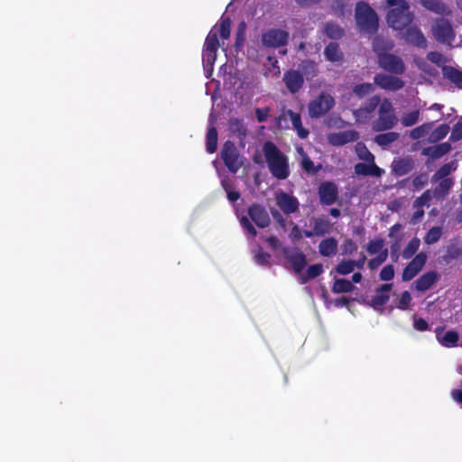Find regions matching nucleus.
I'll list each match as a JSON object with an SVG mask.
<instances>
[{"instance_id": "obj_45", "label": "nucleus", "mask_w": 462, "mask_h": 462, "mask_svg": "<svg viewBox=\"0 0 462 462\" xmlns=\"http://www.w3.org/2000/svg\"><path fill=\"white\" fill-rule=\"evenodd\" d=\"M420 245V241L418 237H413L412 239H411L402 251V257L404 259H410L411 257H412L419 250Z\"/></svg>"}, {"instance_id": "obj_23", "label": "nucleus", "mask_w": 462, "mask_h": 462, "mask_svg": "<svg viewBox=\"0 0 462 462\" xmlns=\"http://www.w3.org/2000/svg\"><path fill=\"white\" fill-rule=\"evenodd\" d=\"M355 173L359 176H374L381 177L383 173V170L378 167L374 161L370 164L358 162L354 167Z\"/></svg>"}, {"instance_id": "obj_29", "label": "nucleus", "mask_w": 462, "mask_h": 462, "mask_svg": "<svg viewBox=\"0 0 462 462\" xmlns=\"http://www.w3.org/2000/svg\"><path fill=\"white\" fill-rule=\"evenodd\" d=\"M337 251V241L334 237L323 239L319 245V252L322 256L334 255Z\"/></svg>"}, {"instance_id": "obj_21", "label": "nucleus", "mask_w": 462, "mask_h": 462, "mask_svg": "<svg viewBox=\"0 0 462 462\" xmlns=\"http://www.w3.org/2000/svg\"><path fill=\"white\" fill-rule=\"evenodd\" d=\"M404 39L408 43H411L419 48H426L427 41L421 31L416 26H410L404 32Z\"/></svg>"}, {"instance_id": "obj_10", "label": "nucleus", "mask_w": 462, "mask_h": 462, "mask_svg": "<svg viewBox=\"0 0 462 462\" xmlns=\"http://www.w3.org/2000/svg\"><path fill=\"white\" fill-rule=\"evenodd\" d=\"M290 33L288 31L273 28L262 33L261 42L266 48L278 49L288 44Z\"/></svg>"}, {"instance_id": "obj_38", "label": "nucleus", "mask_w": 462, "mask_h": 462, "mask_svg": "<svg viewBox=\"0 0 462 462\" xmlns=\"http://www.w3.org/2000/svg\"><path fill=\"white\" fill-rule=\"evenodd\" d=\"M323 271V265L321 263L310 265L307 269L306 274L300 276V283L305 284L310 280L319 277Z\"/></svg>"}, {"instance_id": "obj_63", "label": "nucleus", "mask_w": 462, "mask_h": 462, "mask_svg": "<svg viewBox=\"0 0 462 462\" xmlns=\"http://www.w3.org/2000/svg\"><path fill=\"white\" fill-rule=\"evenodd\" d=\"M342 250L343 254H351L357 250V245L352 239L346 238L342 244Z\"/></svg>"}, {"instance_id": "obj_18", "label": "nucleus", "mask_w": 462, "mask_h": 462, "mask_svg": "<svg viewBox=\"0 0 462 462\" xmlns=\"http://www.w3.org/2000/svg\"><path fill=\"white\" fill-rule=\"evenodd\" d=\"M451 150V145L448 143H441L437 145L428 146L421 150V155L429 157V159L436 160L443 157ZM427 161V164H429Z\"/></svg>"}, {"instance_id": "obj_31", "label": "nucleus", "mask_w": 462, "mask_h": 462, "mask_svg": "<svg viewBox=\"0 0 462 462\" xmlns=\"http://www.w3.org/2000/svg\"><path fill=\"white\" fill-rule=\"evenodd\" d=\"M300 71L303 74V78H306L308 80L314 79L319 73L318 64L310 60H303L300 64Z\"/></svg>"}, {"instance_id": "obj_40", "label": "nucleus", "mask_w": 462, "mask_h": 462, "mask_svg": "<svg viewBox=\"0 0 462 462\" xmlns=\"http://www.w3.org/2000/svg\"><path fill=\"white\" fill-rule=\"evenodd\" d=\"M326 35L332 40H339L343 37L344 29L337 23H327L325 25Z\"/></svg>"}, {"instance_id": "obj_37", "label": "nucleus", "mask_w": 462, "mask_h": 462, "mask_svg": "<svg viewBox=\"0 0 462 462\" xmlns=\"http://www.w3.org/2000/svg\"><path fill=\"white\" fill-rule=\"evenodd\" d=\"M206 148L207 152L213 153L217 149V131L215 126H210L208 129L206 136Z\"/></svg>"}, {"instance_id": "obj_41", "label": "nucleus", "mask_w": 462, "mask_h": 462, "mask_svg": "<svg viewBox=\"0 0 462 462\" xmlns=\"http://www.w3.org/2000/svg\"><path fill=\"white\" fill-rule=\"evenodd\" d=\"M458 333L454 330L447 331L442 337L438 336V340L439 343L446 347L455 346L458 341Z\"/></svg>"}, {"instance_id": "obj_49", "label": "nucleus", "mask_w": 462, "mask_h": 462, "mask_svg": "<svg viewBox=\"0 0 462 462\" xmlns=\"http://www.w3.org/2000/svg\"><path fill=\"white\" fill-rule=\"evenodd\" d=\"M388 256L387 249L381 251L375 257L372 258L368 262V267L371 270L377 269L381 264H383Z\"/></svg>"}, {"instance_id": "obj_20", "label": "nucleus", "mask_w": 462, "mask_h": 462, "mask_svg": "<svg viewBox=\"0 0 462 462\" xmlns=\"http://www.w3.org/2000/svg\"><path fill=\"white\" fill-rule=\"evenodd\" d=\"M359 139V133L356 130H346L333 134L329 136V142L333 145L340 146Z\"/></svg>"}, {"instance_id": "obj_50", "label": "nucleus", "mask_w": 462, "mask_h": 462, "mask_svg": "<svg viewBox=\"0 0 462 462\" xmlns=\"http://www.w3.org/2000/svg\"><path fill=\"white\" fill-rule=\"evenodd\" d=\"M320 165L315 166L314 162L308 155H304L301 161V168L309 174H317L320 169Z\"/></svg>"}, {"instance_id": "obj_25", "label": "nucleus", "mask_w": 462, "mask_h": 462, "mask_svg": "<svg viewBox=\"0 0 462 462\" xmlns=\"http://www.w3.org/2000/svg\"><path fill=\"white\" fill-rule=\"evenodd\" d=\"M438 281V273L430 271L425 273L415 281V288L419 291L429 290Z\"/></svg>"}, {"instance_id": "obj_13", "label": "nucleus", "mask_w": 462, "mask_h": 462, "mask_svg": "<svg viewBox=\"0 0 462 462\" xmlns=\"http://www.w3.org/2000/svg\"><path fill=\"white\" fill-rule=\"evenodd\" d=\"M427 261V254L423 252L416 254L403 269L402 280L409 282L412 280L423 268Z\"/></svg>"}, {"instance_id": "obj_3", "label": "nucleus", "mask_w": 462, "mask_h": 462, "mask_svg": "<svg viewBox=\"0 0 462 462\" xmlns=\"http://www.w3.org/2000/svg\"><path fill=\"white\" fill-rule=\"evenodd\" d=\"M263 152L270 172L278 180H285L290 175L287 156L271 141L263 145Z\"/></svg>"}, {"instance_id": "obj_61", "label": "nucleus", "mask_w": 462, "mask_h": 462, "mask_svg": "<svg viewBox=\"0 0 462 462\" xmlns=\"http://www.w3.org/2000/svg\"><path fill=\"white\" fill-rule=\"evenodd\" d=\"M241 226L246 230V232L252 236H257V231L246 217H242L240 219Z\"/></svg>"}, {"instance_id": "obj_62", "label": "nucleus", "mask_w": 462, "mask_h": 462, "mask_svg": "<svg viewBox=\"0 0 462 462\" xmlns=\"http://www.w3.org/2000/svg\"><path fill=\"white\" fill-rule=\"evenodd\" d=\"M241 226L246 230V232L252 236H257V231L246 217H242L240 219Z\"/></svg>"}, {"instance_id": "obj_12", "label": "nucleus", "mask_w": 462, "mask_h": 462, "mask_svg": "<svg viewBox=\"0 0 462 462\" xmlns=\"http://www.w3.org/2000/svg\"><path fill=\"white\" fill-rule=\"evenodd\" d=\"M374 82L380 88L388 90V91H397L402 89L404 87V81L392 75H387L383 73H377L374 77Z\"/></svg>"}, {"instance_id": "obj_24", "label": "nucleus", "mask_w": 462, "mask_h": 462, "mask_svg": "<svg viewBox=\"0 0 462 462\" xmlns=\"http://www.w3.org/2000/svg\"><path fill=\"white\" fill-rule=\"evenodd\" d=\"M437 185L432 189V196L438 200L444 199L449 193L454 185L453 179H444L437 181Z\"/></svg>"}, {"instance_id": "obj_54", "label": "nucleus", "mask_w": 462, "mask_h": 462, "mask_svg": "<svg viewBox=\"0 0 462 462\" xmlns=\"http://www.w3.org/2000/svg\"><path fill=\"white\" fill-rule=\"evenodd\" d=\"M429 181V176L427 173H420L415 176L412 180V186L415 190H420L424 188Z\"/></svg>"}, {"instance_id": "obj_64", "label": "nucleus", "mask_w": 462, "mask_h": 462, "mask_svg": "<svg viewBox=\"0 0 462 462\" xmlns=\"http://www.w3.org/2000/svg\"><path fill=\"white\" fill-rule=\"evenodd\" d=\"M462 255V248L456 245H450L448 247L445 259H457Z\"/></svg>"}, {"instance_id": "obj_6", "label": "nucleus", "mask_w": 462, "mask_h": 462, "mask_svg": "<svg viewBox=\"0 0 462 462\" xmlns=\"http://www.w3.org/2000/svg\"><path fill=\"white\" fill-rule=\"evenodd\" d=\"M379 116L373 122L372 128L375 132L390 130L395 126L398 119L393 112L392 103L388 99H383L378 109Z\"/></svg>"}, {"instance_id": "obj_1", "label": "nucleus", "mask_w": 462, "mask_h": 462, "mask_svg": "<svg viewBox=\"0 0 462 462\" xmlns=\"http://www.w3.org/2000/svg\"><path fill=\"white\" fill-rule=\"evenodd\" d=\"M393 47L392 42L380 36L373 41V51L377 55L379 67L391 74L402 75L406 70L404 61L400 56L388 52Z\"/></svg>"}, {"instance_id": "obj_39", "label": "nucleus", "mask_w": 462, "mask_h": 462, "mask_svg": "<svg viewBox=\"0 0 462 462\" xmlns=\"http://www.w3.org/2000/svg\"><path fill=\"white\" fill-rule=\"evenodd\" d=\"M355 289L352 282L346 279L339 278L334 281L332 286V292L334 293H345L350 292Z\"/></svg>"}, {"instance_id": "obj_7", "label": "nucleus", "mask_w": 462, "mask_h": 462, "mask_svg": "<svg viewBox=\"0 0 462 462\" xmlns=\"http://www.w3.org/2000/svg\"><path fill=\"white\" fill-rule=\"evenodd\" d=\"M221 159L232 173H236L243 165L241 155L236 144L232 141H226L220 151Z\"/></svg>"}, {"instance_id": "obj_22", "label": "nucleus", "mask_w": 462, "mask_h": 462, "mask_svg": "<svg viewBox=\"0 0 462 462\" xmlns=\"http://www.w3.org/2000/svg\"><path fill=\"white\" fill-rule=\"evenodd\" d=\"M413 167L414 162L409 157L394 160L392 164L393 172L398 177L408 174L412 171Z\"/></svg>"}, {"instance_id": "obj_44", "label": "nucleus", "mask_w": 462, "mask_h": 462, "mask_svg": "<svg viewBox=\"0 0 462 462\" xmlns=\"http://www.w3.org/2000/svg\"><path fill=\"white\" fill-rule=\"evenodd\" d=\"M449 132V126L447 124H442L435 128L430 134V141L432 143L439 142L444 139Z\"/></svg>"}, {"instance_id": "obj_19", "label": "nucleus", "mask_w": 462, "mask_h": 462, "mask_svg": "<svg viewBox=\"0 0 462 462\" xmlns=\"http://www.w3.org/2000/svg\"><path fill=\"white\" fill-rule=\"evenodd\" d=\"M393 289V283H384L380 285L375 294L371 298L370 305L374 309L385 305L390 299V291Z\"/></svg>"}, {"instance_id": "obj_8", "label": "nucleus", "mask_w": 462, "mask_h": 462, "mask_svg": "<svg viewBox=\"0 0 462 462\" xmlns=\"http://www.w3.org/2000/svg\"><path fill=\"white\" fill-rule=\"evenodd\" d=\"M335 106V99L327 93L321 92L308 105L309 116L311 118H319L325 116Z\"/></svg>"}, {"instance_id": "obj_60", "label": "nucleus", "mask_w": 462, "mask_h": 462, "mask_svg": "<svg viewBox=\"0 0 462 462\" xmlns=\"http://www.w3.org/2000/svg\"><path fill=\"white\" fill-rule=\"evenodd\" d=\"M413 328L420 332H424L430 329L428 322L417 315L413 316Z\"/></svg>"}, {"instance_id": "obj_56", "label": "nucleus", "mask_w": 462, "mask_h": 462, "mask_svg": "<svg viewBox=\"0 0 462 462\" xmlns=\"http://www.w3.org/2000/svg\"><path fill=\"white\" fill-rule=\"evenodd\" d=\"M462 139V120L457 122L451 130L449 140L451 142H458Z\"/></svg>"}, {"instance_id": "obj_27", "label": "nucleus", "mask_w": 462, "mask_h": 462, "mask_svg": "<svg viewBox=\"0 0 462 462\" xmlns=\"http://www.w3.org/2000/svg\"><path fill=\"white\" fill-rule=\"evenodd\" d=\"M442 75L445 79L453 83L456 88L462 89V71L452 67L445 65L442 68Z\"/></svg>"}, {"instance_id": "obj_11", "label": "nucleus", "mask_w": 462, "mask_h": 462, "mask_svg": "<svg viewBox=\"0 0 462 462\" xmlns=\"http://www.w3.org/2000/svg\"><path fill=\"white\" fill-rule=\"evenodd\" d=\"M319 202L323 206H330L338 199L337 186L332 181H324L318 188Z\"/></svg>"}, {"instance_id": "obj_47", "label": "nucleus", "mask_w": 462, "mask_h": 462, "mask_svg": "<svg viewBox=\"0 0 462 462\" xmlns=\"http://www.w3.org/2000/svg\"><path fill=\"white\" fill-rule=\"evenodd\" d=\"M442 236V228L440 226L431 227L424 236V243L433 245L437 243Z\"/></svg>"}, {"instance_id": "obj_26", "label": "nucleus", "mask_w": 462, "mask_h": 462, "mask_svg": "<svg viewBox=\"0 0 462 462\" xmlns=\"http://www.w3.org/2000/svg\"><path fill=\"white\" fill-rule=\"evenodd\" d=\"M285 256L291 264L294 273L300 274L307 264L306 255L302 252H295L290 254L285 253Z\"/></svg>"}, {"instance_id": "obj_17", "label": "nucleus", "mask_w": 462, "mask_h": 462, "mask_svg": "<svg viewBox=\"0 0 462 462\" xmlns=\"http://www.w3.org/2000/svg\"><path fill=\"white\" fill-rule=\"evenodd\" d=\"M276 204L286 215L297 212L300 207L298 199L285 192L277 194Z\"/></svg>"}, {"instance_id": "obj_16", "label": "nucleus", "mask_w": 462, "mask_h": 462, "mask_svg": "<svg viewBox=\"0 0 462 462\" xmlns=\"http://www.w3.org/2000/svg\"><path fill=\"white\" fill-rule=\"evenodd\" d=\"M248 215L259 228H265L270 225L271 219L268 212L259 204L251 205L248 208Z\"/></svg>"}, {"instance_id": "obj_33", "label": "nucleus", "mask_w": 462, "mask_h": 462, "mask_svg": "<svg viewBox=\"0 0 462 462\" xmlns=\"http://www.w3.org/2000/svg\"><path fill=\"white\" fill-rule=\"evenodd\" d=\"M456 170L454 162H448L440 166L431 177V182L435 183L440 180L449 179L448 175Z\"/></svg>"}, {"instance_id": "obj_28", "label": "nucleus", "mask_w": 462, "mask_h": 462, "mask_svg": "<svg viewBox=\"0 0 462 462\" xmlns=\"http://www.w3.org/2000/svg\"><path fill=\"white\" fill-rule=\"evenodd\" d=\"M381 98L379 96H373L372 97L368 98L363 107H360L356 110V116H365L367 117L369 115H371L377 106L381 105Z\"/></svg>"}, {"instance_id": "obj_2", "label": "nucleus", "mask_w": 462, "mask_h": 462, "mask_svg": "<svg viewBox=\"0 0 462 462\" xmlns=\"http://www.w3.org/2000/svg\"><path fill=\"white\" fill-rule=\"evenodd\" d=\"M231 23L232 22L229 16L222 15L218 28L217 24L213 26L206 37L202 55L203 61L207 67H210L211 69L213 68L217 60V50L220 46L218 34L223 40H227L230 37Z\"/></svg>"}, {"instance_id": "obj_30", "label": "nucleus", "mask_w": 462, "mask_h": 462, "mask_svg": "<svg viewBox=\"0 0 462 462\" xmlns=\"http://www.w3.org/2000/svg\"><path fill=\"white\" fill-rule=\"evenodd\" d=\"M287 115L290 116L292 126L297 131L298 136L301 139L308 137L310 133L306 128L302 126L300 115L291 109L287 111Z\"/></svg>"}, {"instance_id": "obj_52", "label": "nucleus", "mask_w": 462, "mask_h": 462, "mask_svg": "<svg viewBox=\"0 0 462 462\" xmlns=\"http://www.w3.org/2000/svg\"><path fill=\"white\" fill-rule=\"evenodd\" d=\"M383 245L384 242L381 238L371 240L367 245L366 250L370 254H379L383 251Z\"/></svg>"}, {"instance_id": "obj_53", "label": "nucleus", "mask_w": 462, "mask_h": 462, "mask_svg": "<svg viewBox=\"0 0 462 462\" xmlns=\"http://www.w3.org/2000/svg\"><path fill=\"white\" fill-rule=\"evenodd\" d=\"M222 187L226 192L227 199L231 202H236L240 198V193L236 190L231 189V184L227 180H222L221 181Z\"/></svg>"}, {"instance_id": "obj_59", "label": "nucleus", "mask_w": 462, "mask_h": 462, "mask_svg": "<svg viewBox=\"0 0 462 462\" xmlns=\"http://www.w3.org/2000/svg\"><path fill=\"white\" fill-rule=\"evenodd\" d=\"M411 301V293L408 291H405L402 293L399 302L397 304V308L402 310H405L409 308Z\"/></svg>"}, {"instance_id": "obj_43", "label": "nucleus", "mask_w": 462, "mask_h": 462, "mask_svg": "<svg viewBox=\"0 0 462 462\" xmlns=\"http://www.w3.org/2000/svg\"><path fill=\"white\" fill-rule=\"evenodd\" d=\"M245 31H246V24L245 22H241L238 26L236 32V41H235V49L236 51H241V49L244 46V43L245 42Z\"/></svg>"}, {"instance_id": "obj_36", "label": "nucleus", "mask_w": 462, "mask_h": 462, "mask_svg": "<svg viewBox=\"0 0 462 462\" xmlns=\"http://www.w3.org/2000/svg\"><path fill=\"white\" fill-rule=\"evenodd\" d=\"M229 130L232 134L238 136L240 139L245 138L247 134V129L244 124L243 119L231 118L229 120Z\"/></svg>"}, {"instance_id": "obj_9", "label": "nucleus", "mask_w": 462, "mask_h": 462, "mask_svg": "<svg viewBox=\"0 0 462 462\" xmlns=\"http://www.w3.org/2000/svg\"><path fill=\"white\" fill-rule=\"evenodd\" d=\"M435 40L442 44L450 45L456 38L455 31L448 20L438 18L431 26Z\"/></svg>"}, {"instance_id": "obj_46", "label": "nucleus", "mask_w": 462, "mask_h": 462, "mask_svg": "<svg viewBox=\"0 0 462 462\" xmlns=\"http://www.w3.org/2000/svg\"><path fill=\"white\" fill-rule=\"evenodd\" d=\"M356 261L342 260L335 268V271L340 275H347L354 272Z\"/></svg>"}, {"instance_id": "obj_4", "label": "nucleus", "mask_w": 462, "mask_h": 462, "mask_svg": "<svg viewBox=\"0 0 462 462\" xmlns=\"http://www.w3.org/2000/svg\"><path fill=\"white\" fill-rule=\"evenodd\" d=\"M386 4L387 6L392 7L386 16L390 27L400 31L412 23L414 15L405 0H386Z\"/></svg>"}, {"instance_id": "obj_32", "label": "nucleus", "mask_w": 462, "mask_h": 462, "mask_svg": "<svg viewBox=\"0 0 462 462\" xmlns=\"http://www.w3.org/2000/svg\"><path fill=\"white\" fill-rule=\"evenodd\" d=\"M326 59L331 62H337L343 60V53L337 42H329L324 50Z\"/></svg>"}, {"instance_id": "obj_14", "label": "nucleus", "mask_w": 462, "mask_h": 462, "mask_svg": "<svg viewBox=\"0 0 462 462\" xmlns=\"http://www.w3.org/2000/svg\"><path fill=\"white\" fill-rule=\"evenodd\" d=\"M311 225L312 230H304L303 232L307 238H310L314 236H324L330 233L333 228V224L326 216L313 217L311 219Z\"/></svg>"}, {"instance_id": "obj_58", "label": "nucleus", "mask_w": 462, "mask_h": 462, "mask_svg": "<svg viewBox=\"0 0 462 462\" xmlns=\"http://www.w3.org/2000/svg\"><path fill=\"white\" fill-rule=\"evenodd\" d=\"M255 262L263 266L270 264L271 254L260 249L254 255Z\"/></svg>"}, {"instance_id": "obj_42", "label": "nucleus", "mask_w": 462, "mask_h": 462, "mask_svg": "<svg viewBox=\"0 0 462 462\" xmlns=\"http://www.w3.org/2000/svg\"><path fill=\"white\" fill-rule=\"evenodd\" d=\"M432 126H433V123L430 122V123H424V124L413 128L410 132L411 139L419 140V139L424 137L427 134H429V132L431 130Z\"/></svg>"}, {"instance_id": "obj_5", "label": "nucleus", "mask_w": 462, "mask_h": 462, "mask_svg": "<svg viewBox=\"0 0 462 462\" xmlns=\"http://www.w3.org/2000/svg\"><path fill=\"white\" fill-rule=\"evenodd\" d=\"M356 25L361 32L370 35L376 33L379 27V18L376 12L364 1L356 3L355 10Z\"/></svg>"}, {"instance_id": "obj_15", "label": "nucleus", "mask_w": 462, "mask_h": 462, "mask_svg": "<svg viewBox=\"0 0 462 462\" xmlns=\"http://www.w3.org/2000/svg\"><path fill=\"white\" fill-rule=\"evenodd\" d=\"M282 80L288 91L293 95L302 88L305 81L303 74L293 69H290L283 73Z\"/></svg>"}, {"instance_id": "obj_57", "label": "nucleus", "mask_w": 462, "mask_h": 462, "mask_svg": "<svg viewBox=\"0 0 462 462\" xmlns=\"http://www.w3.org/2000/svg\"><path fill=\"white\" fill-rule=\"evenodd\" d=\"M379 276H380V280H382V281L388 282V281L393 280L394 277L393 265L387 264V265L383 266L380 272Z\"/></svg>"}, {"instance_id": "obj_34", "label": "nucleus", "mask_w": 462, "mask_h": 462, "mask_svg": "<svg viewBox=\"0 0 462 462\" xmlns=\"http://www.w3.org/2000/svg\"><path fill=\"white\" fill-rule=\"evenodd\" d=\"M400 137V134L396 132H387L376 134L374 136V142L381 147L385 148L391 143L397 141Z\"/></svg>"}, {"instance_id": "obj_35", "label": "nucleus", "mask_w": 462, "mask_h": 462, "mask_svg": "<svg viewBox=\"0 0 462 462\" xmlns=\"http://www.w3.org/2000/svg\"><path fill=\"white\" fill-rule=\"evenodd\" d=\"M420 4L427 10L438 14H445L447 6L441 0H420Z\"/></svg>"}, {"instance_id": "obj_51", "label": "nucleus", "mask_w": 462, "mask_h": 462, "mask_svg": "<svg viewBox=\"0 0 462 462\" xmlns=\"http://www.w3.org/2000/svg\"><path fill=\"white\" fill-rule=\"evenodd\" d=\"M374 86L373 84L371 83H361V84H357L353 88V92L362 97H365L368 94H370L371 92L374 91Z\"/></svg>"}, {"instance_id": "obj_55", "label": "nucleus", "mask_w": 462, "mask_h": 462, "mask_svg": "<svg viewBox=\"0 0 462 462\" xmlns=\"http://www.w3.org/2000/svg\"><path fill=\"white\" fill-rule=\"evenodd\" d=\"M432 197V192L430 189H427L415 199L413 206L416 208H421L428 205Z\"/></svg>"}, {"instance_id": "obj_48", "label": "nucleus", "mask_w": 462, "mask_h": 462, "mask_svg": "<svg viewBox=\"0 0 462 462\" xmlns=\"http://www.w3.org/2000/svg\"><path fill=\"white\" fill-rule=\"evenodd\" d=\"M420 117V111L414 110L409 113H406L401 119V123L403 126L409 127L414 125Z\"/></svg>"}]
</instances>
